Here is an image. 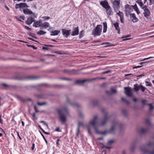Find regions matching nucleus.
Listing matches in <instances>:
<instances>
[{
    "mask_svg": "<svg viewBox=\"0 0 154 154\" xmlns=\"http://www.w3.org/2000/svg\"><path fill=\"white\" fill-rule=\"evenodd\" d=\"M28 35H29V36H31V37H33V38H37L36 37H35V36H34L33 35V33H31V32H29V33H28Z\"/></svg>",
    "mask_w": 154,
    "mask_h": 154,
    "instance_id": "nucleus-49",
    "label": "nucleus"
},
{
    "mask_svg": "<svg viewBox=\"0 0 154 154\" xmlns=\"http://www.w3.org/2000/svg\"><path fill=\"white\" fill-rule=\"evenodd\" d=\"M50 26V25L49 23L45 22L42 23L41 24V27H44L45 28H47Z\"/></svg>",
    "mask_w": 154,
    "mask_h": 154,
    "instance_id": "nucleus-20",
    "label": "nucleus"
},
{
    "mask_svg": "<svg viewBox=\"0 0 154 154\" xmlns=\"http://www.w3.org/2000/svg\"><path fill=\"white\" fill-rule=\"evenodd\" d=\"M101 111L105 115L104 117L100 124L101 126H103L106 123L108 120L109 118V116L108 115L107 112H105V109L104 108H102L101 109Z\"/></svg>",
    "mask_w": 154,
    "mask_h": 154,
    "instance_id": "nucleus-5",
    "label": "nucleus"
},
{
    "mask_svg": "<svg viewBox=\"0 0 154 154\" xmlns=\"http://www.w3.org/2000/svg\"><path fill=\"white\" fill-rule=\"evenodd\" d=\"M142 66H135V67H133V69H137V68H140V67H141Z\"/></svg>",
    "mask_w": 154,
    "mask_h": 154,
    "instance_id": "nucleus-61",
    "label": "nucleus"
},
{
    "mask_svg": "<svg viewBox=\"0 0 154 154\" xmlns=\"http://www.w3.org/2000/svg\"><path fill=\"white\" fill-rule=\"evenodd\" d=\"M100 4L105 9L110 7L107 1L106 0L100 1Z\"/></svg>",
    "mask_w": 154,
    "mask_h": 154,
    "instance_id": "nucleus-10",
    "label": "nucleus"
},
{
    "mask_svg": "<svg viewBox=\"0 0 154 154\" xmlns=\"http://www.w3.org/2000/svg\"><path fill=\"white\" fill-rule=\"evenodd\" d=\"M62 72L65 73L69 75H72L75 73L74 69L69 70L68 69H65L62 71Z\"/></svg>",
    "mask_w": 154,
    "mask_h": 154,
    "instance_id": "nucleus-17",
    "label": "nucleus"
},
{
    "mask_svg": "<svg viewBox=\"0 0 154 154\" xmlns=\"http://www.w3.org/2000/svg\"><path fill=\"white\" fill-rule=\"evenodd\" d=\"M29 6L27 5L25 3H21L19 4H15V8L16 9H18L19 8H29Z\"/></svg>",
    "mask_w": 154,
    "mask_h": 154,
    "instance_id": "nucleus-7",
    "label": "nucleus"
},
{
    "mask_svg": "<svg viewBox=\"0 0 154 154\" xmlns=\"http://www.w3.org/2000/svg\"><path fill=\"white\" fill-rule=\"evenodd\" d=\"M122 113L126 117L128 116V112L126 110H122Z\"/></svg>",
    "mask_w": 154,
    "mask_h": 154,
    "instance_id": "nucleus-34",
    "label": "nucleus"
},
{
    "mask_svg": "<svg viewBox=\"0 0 154 154\" xmlns=\"http://www.w3.org/2000/svg\"><path fill=\"white\" fill-rule=\"evenodd\" d=\"M130 15L131 18H133L132 21L133 23H136L138 21V19L136 17L135 14L134 13L131 14H130Z\"/></svg>",
    "mask_w": 154,
    "mask_h": 154,
    "instance_id": "nucleus-16",
    "label": "nucleus"
},
{
    "mask_svg": "<svg viewBox=\"0 0 154 154\" xmlns=\"http://www.w3.org/2000/svg\"><path fill=\"white\" fill-rule=\"evenodd\" d=\"M106 14L108 16H110L113 14V12L110 7H109V8H108L106 9Z\"/></svg>",
    "mask_w": 154,
    "mask_h": 154,
    "instance_id": "nucleus-19",
    "label": "nucleus"
},
{
    "mask_svg": "<svg viewBox=\"0 0 154 154\" xmlns=\"http://www.w3.org/2000/svg\"><path fill=\"white\" fill-rule=\"evenodd\" d=\"M42 49L44 50H48L49 49V48L47 47H42Z\"/></svg>",
    "mask_w": 154,
    "mask_h": 154,
    "instance_id": "nucleus-64",
    "label": "nucleus"
},
{
    "mask_svg": "<svg viewBox=\"0 0 154 154\" xmlns=\"http://www.w3.org/2000/svg\"><path fill=\"white\" fill-rule=\"evenodd\" d=\"M125 94L129 97H131L132 93L131 91V89L130 87H125L124 88Z\"/></svg>",
    "mask_w": 154,
    "mask_h": 154,
    "instance_id": "nucleus-11",
    "label": "nucleus"
},
{
    "mask_svg": "<svg viewBox=\"0 0 154 154\" xmlns=\"http://www.w3.org/2000/svg\"><path fill=\"white\" fill-rule=\"evenodd\" d=\"M97 116H95L93 120H91L89 122V124L91 125L94 127L95 132L98 134L105 135L107 133H109L110 134H114V130L116 126L118 125V123L114 121L112 122V125L111 126L110 129L108 131H105L103 132L99 131L97 129L96 124L97 123Z\"/></svg>",
    "mask_w": 154,
    "mask_h": 154,
    "instance_id": "nucleus-1",
    "label": "nucleus"
},
{
    "mask_svg": "<svg viewBox=\"0 0 154 154\" xmlns=\"http://www.w3.org/2000/svg\"><path fill=\"white\" fill-rule=\"evenodd\" d=\"M61 31L62 34L64 37L67 38L70 35L71 31V29L67 30L65 29H62Z\"/></svg>",
    "mask_w": 154,
    "mask_h": 154,
    "instance_id": "nucleus-8",
    "label": "nucleus"
},
{
    "mask_svg": "<svg viewBox=\"0 0 154 154\" xmlns=\"http://www.w3.org/2000/svg\"><path fill=\"white\" fill-rule=\"evenodd\" d=\"M33 26L36 28L38 27L41 26V24H40L39 22L38 21H35L33 24Z\"/></svg>",
    "mask_w": 154,
    "mask_h": 154,
    "instance_id": "nucleus-29",
    "label": "nucleus"
},
{
    "mask_svg": "<svg viewBox=\"0 0 154 154\" xmlns=\"http://www.w3.org/2000/svg\"><path fill=\"white\" fill-rule=\"evenodd\" d=\"M60 32V30H55L51 32V35L54 36L57 35Z\"/></svg>",
    "mask_w": 154,
    "mask_h": 154,
    "instance_id": "nucleus-22",
    "label": "nucleus"
},
{
    "mask_svg": "<svg viewBox=\"0 0 154 154\" xmlns=\"http://www.w3.org/2000/svg\"><path fill=\"white\" fill-rule=\"evenodd\" d=\"M46 32L42 30H40L37 32V34L38 35H45L46 33Z\"/></svg>",
    "mask_w": 154,
    "mask_h": 154,
    "instance_id": "nucleus-31",
    "label": "nucleus"
},
{
    "mask_svg": "<svg viewBox=\"0 0 154 154\" xmlns=\"http://www.w3.org/2000/svg\"><path fill=\"white\" fill-rule=\"evenodd\" d=\"M40 122L41 123H43V125H45L47 127H48V124L44 121H42Z\"/></svg>",
    "mask_w": 154,
    "mask_h": 154,
    "instance_id": "nucleus-48",
    "label": "nucleus"
},
{
    "mask_svg": "<svg viewBox=\"0 0 154 154\" xmlns=\"http://www.w3.org/2000/svg\"><path fill=\"white\" fill-rule=\"evenodd\" d=\"M134 89L136 92H137L139 90V88H140V86L137 84H134Z\"/></svg>",
    "mask_w": 154,
    "mask_h": 154,
    "instance_id": "nucleus-30",
    "label": "nucleus"
},
{
    "mask_svg": "<svg viewBox=\"0 0 154 154\" xmlns=\"http://www.w3.org/2000/svg\"><path fill=\"white\" fill-rule=\"evenodd\" d=\"M106 93L108 95L111 94V92L110 91H106Z\"/></svg>",
    "mask_w": 154,
    "mask_h": 154,
    "instance_id": "nucleus-63",
    "label": "nucleus"
},
{
    "mask_svg": "<svg viewBox=\"0 0 154 154\" xmlns=\"http://www.w3.org/2000/svg\"><path fill=\"white\" fill-rule=\"evenodd\" d=\"M113 25L116 30L118 31V33L119 34L120 33V28L119 27V24L118 23L116 22L115 23H114Z\"/></svg>",
    "mask_w": 154,
    "mask_h": 154,
    "instance_id": "nucleus-18",
    "label": "nucleus"
},
{
    "mask_svg": "<svg viewBox=\"0 0 154 154\" xmlns=\"http://www.w3.org/2000/svg\"><path fill=\"white\" fill-rule=\"evenodd\" d=\"M119 12H116L117 14L120 17V18L122 17V16H123V12H121L119 10Z\"/></svg>",
    "mask_w": 154,
    "mask_h": 154,
    "instance_id": "nucleus-36",
    "label": "nucleus"
},
{
    "mask_svg": "<svg viewBox=\"0 0 154 154\" xmlns=\"http://www.w3.org/2000/svg\"><path fill=\"white\" fill-rule=\"evenodd\" d=\"M84 30H82L80 32V33L79 36V39L82 38L84 35Z\"/></svg>",
    "mask_w": 154,
    "mask_h": 154,
    "instance_id": "nucleus-32",
    "label": "nucleus"
},
{
    "mask_svg": "<svg viewBox=\"0 0 154 154\" xmlns=\"http://www.w3.org/2000/svg\"><path fill=\"white\" fill-rule=\"evenodd\" d=\"M146 100H142L141 101V103L143 105L146 104Z\"/></svg>",
    "mask_w": 154,
    "mask_h": 154,
    "instance_id": "nucleus-54",
    "label": "nucleus"
},
{
    "mask_svg": "<svg viewBox=\"0 0 154 154\" xmlns=\"http://www.w3.org/2000/svg\"><path fill=\"white\" fill-rule=\"evenodd\" d=\"M35 18L32 17H30L28 18L26 21V23L28 25H30L32 23L35 22Z\"/></svg>",
    "mask_w": 154,
    "mask_h": 154,
    "instance_id": "nucleus-15",
    "label": "nucleus"
},
{
    "mask_svg": "<svg viewBox=\"0 0 154 154\" xmlns=\"http://www.w3.org/2000/svg\"><path fill=\"white\" fill-rule=\"evenodd\" d=\"M17 97L19 100L21 101L22 102L24 103L26 101V99L20 96H17Z\"/></svg>",
    "mask_w": 154,
    "mask_h": 154,
    "instance_id": "nucleus-28",
    "label": "nucleus"
},
{
    "mask_svg": "<svg viewBox=\"0 0 154 154\" xmlns=\"http://www.w3.org/2000/svg\"><path fill=\"white\" fill-rule=\"evenodd\" d=\"M136 142L132 143L130 147V151L131 152H133L134 151L135 149V144Z\"/></svg>",
    "mask_w": 154,
    "mask_h": 154,
    "instance_id": "nucleus-26",
    "label": "nucleus"
},
{
    "mask_svg": "<svg viewBox=\"0 0 154 154\" xmlns=\"http://www.w3.org/2000/svg\"><path fill=\"white\" fill-rule=\"evenodd\" d=\"M32 14V17L34 18H36L37 17V15L33 13L32 12V14Z\"/></svg>",
    "mask_w": 154,
    "mask_h": 154,
    "instance_id": "nucleus-59",
    "label": "nucleus"
},
{
    "mask_svg": "<svg viewBox=\"0 0 154 154\" xmlns=\"http://www.w3.org/2000/svg\"><path fill=\"white\" fill-rule=\"evenodd\" d=\"M34 107L35 111L36 112H39V110L38 109V108L35 105H34Z\"/></svg>",
    "mask_w": 154,
    "mask_h": 154,
    "instance_id": "nucleus-47",
    "label": "nucleus"
},
{
    "mask_svg": "<svg viewBox=\"0 0 154 154\" xmlns=\"http://www.w3.org/2000/svg\"><path fill=\"white\" fill-rule=\"evenodd\" d=\"M132 8H133L134 10L136 12L137 14H139L140 12L136 4H135L134 5H132Z\"/></svg>",
    "mask_w": 154,
    "mask_h": 154,
    "instance_id": "nucleus-23",
    "label": "nucleus"
},
{
    "mask_svg": "<svg viewBox=\"0 0 154 154\" xmlns=\"http://www.w3.org/2000/svg\"><path fill=\"white\" fill-rule=\"evenodd\" d=\"M103 26L101 25H97L92 31V35L94 36H100L102 31Z\"/></svg>",
    "mask_w": 154,
    "mask_h": 154,
    "instance_id": "nucleus-4",
    "label": "nucleus"
},
{
    "mask_svg": "<svg viewBox=\"0 0 154 154\" xmlns=\"http://www.w3.org/2000/svg\"><path fill=\"white\" fill-rule=\"evenodd\" d=\"M114 142V140H109L107 142V144H109L113 143Z\"/></svg>",
    "mask_w": 154,
    "mask_h": 154,
    "instance_id": "nucleus-45",
    "label": "nucleus"
},
{
    "mask_svg": "<svg viewBox=\"0 0 154 154\" xmlns=\"http://www.w3.org/2000/svg\"><path fill=\"white\" fill-rule=\"evenodd\" d=\"M79 127L77 128V132L76 134V136L78 137V135L79 134Z\"/></svg>",
    "mask_w": 154,
    "mask_h": 154,
    "instance_id": "nucleus-51",
    "label": "nucleus"
},
{
    "mask_svg": "<svg viewBox=\"0 0 154 154\" xmlns=\"http://www.w3.org/2000/svg\"><path fill=\"white\" fill-rule=\"evenodd\" d=\"M42 136V137H43L44 139V140H45V142H46V143H48V142H47V140H46V138H45V137L44 136V135H43V134L40 132V131Z\"/></svg>",
    "mask_w": 154,
    "mask_h": 154,
    "instance_id": "nucleus-50",
    "label": "nucleus"
},
{
    "mask_svg": "<svg viewBox=\"0 0 154 154\" xmlns=\"http://www.w3.org/2000/svg\"><path fill=\"white\" fill-rule=\"evenodd\" d=\"M87 128H88V133L89 134H91V132L90 129V128L89 127L88 125L87 126Z\"/></svg>",
    "mask_w": 154,
    "mask_h": 154,
    "instance_id": "nucleus-52",
    "label": "nucleus"
},
{
    "mask_svg": "<svg viewBox=\"0 0 154 154\" xmlns=\"http://www.w3.org/2000/svg\"><path fill=\"white\" fill-rule=\"evenodd\" d=\"M112 3L114 11L115 12H117L118 11H119L120 8V1H118V0H114L112 2Z\"/></svg>",
    "mask_w": 154,
    "mask_h": 154,
    "instance_id": "nucleus-6",
    "label": "nucleus"
},
{
    "mask_svg": "<svg viewBox=\"0 0 154 154\" xmlns=\"http://www.w3.org/2000/svg\"><path fill=\"white\" fill-rule=\"evenodd\" d=\"M132 5L127 4L125 6V11L126 13H129L131 12V10H132Z\"/></svg>",
    "mask_w": 154,
    "mask_h": 154,
    "instance_id": "nucleus-13",
    "label": "nucleus"
},
{
    "mask_svg": "<svg viewBox=\"0 0 154 154\" xmlns=\"http://www.w3.org/2000/svg\"><path fill=\"white\" fill-rule=\"evenodd\" d=\"M2 116V115L1 114H0V123L1 124H3V121H2V119H1Z\"/></svg>",
    "mask_w": 154,
    "mask_h": 154,
    "instance_id": "nucleus-60",
    "label": "nucleus"
},
{
    "mask_svg": "<svg viewBox=\"0 0 154 154\" xmlns=\"http://www.w3.org/2000/svg\"><path fill=\"white\" fill-rule=\"evenodd\" d=\"M137 3L139 4L140 8H142L143 5V4L142 1L139 2V1H137L136 2Z\"/></svg>",
    "mask_w": 154,
    "mask_h": 154,
    "instance_id": "nucleus-35",
    "label": "nucleus"
},
{
    "mask_svg": "<svg viewBox=\"0 0 154 154\" xmlns=\"http://www.w3.org/2000/svg\"><path fill=\"white\" fill-rule=\"evenodd\" d=\"M144 16L145 17L149 16L150 14V12L148 9H144Z\"/></svg>",
    "mask_w": 154,
    "mask_h": 154,
    "instance_id": "nucleus-21",
    "label": "nucleus"
},
{
    "mask_svg": "<svg viewBox=\"0 0 154 154\" xmlns=\"http://www.w3.org/2000/svg\"><path fill=\"white\" fill-rule=\"evenodd\" d=\"M141 151L145 154H154V143H149L140 147Z\"/></svg>",
    "mask_w": 154,
    "mask_h": 154,
    "instance_id": "nucleus-2",
    "label": "nucleus"
},
{
    "mask_svg": "<svg viewBox=\"0 0 154 154\" xmlns=\"http://www.w3.org/2000/svg\"><path fill=\"white\" fill-rule=\"evenodd\" d=\"M96 79V78L93 79H84L82 80H77L76 81L75 83L78 84L79 85H82L83 83H84V82H91L92 81Z\"/></svg>",
    "mask_w": 154,
    "mask_h": 154,
    "instance_id": "nucleus-9",
    "label": "nucleus"
},
{
    "mask_svg": "<svg viewBox=\"0 0 154 154\" xmlns=\"http://www.w3.org/2000/svg\"><path fill=\"white\" fill-rule=\"evenodd\" d=\"M23 13L26 14H32V12L27 8L23 10Z\"/></svg>",
    "mask_w": 154,
    "mask_h": 154,
    "instance_id": "nucleus-25",
    "label": "nucleus"
},
{
    "mask_svg": "<svg viewBox=\"0 0 154 154\" xmlns=\"http://www.w3.org/2000/svg\"><path fill=\"white\" fill-rule=\"evenodd\" d=\"M37 77L34 76H28L26 77V79L29 80H34L37 79Z\"/></svg>",
    "mask_w": 154,
    "mask_h": 154,
    "instance_id": "nucleus-33",
    "label": "nucleus"
},
{
    "mask_svg": "<svg viewBox=\"0 0 154 154\" xmlns=\"http://www.w3.org/2000/svg\"><path fill=\"white\" fill-rule=\"evenodd\" d=\"M140 87L143 92H144L146 89H147L146 88L143 87L142 85H140Z\"/></svg>",
    "mask_w": 154,
    "mask_h": 154,
    "instance_id": "nucleus-40",
    "label": "nucleus"
},
{
    "mask_svg": "<svg viewBox=\"0 0 154 154\" xmlns=\"http://www.w3.org/2000/svg\"><path fill=\"white\" fill-rule=\"evenodd\" d=\"M99 103L98 101L97 100H94L92 102V104L94 106H96Z\"/></svg>",
    "mask_w": 154,
    "mask_h": 154,
    "instance_id": "nucleus-37",
    "label": "nucleus"
},
{
    "mask_svg": "<svg viewBox=\"0 0 154 154\" xmlns=\"http://www.w3.org/2000/svg\"><path fill=\"white\" fill-rule=\"evenodd\" d=\"M83 125V124L82 122H79L78 127H79V128L80 126H82Z\"/></svg>",
    "mask_w": 154,
    "mask_h": 154,
    "instance_id": "nucleus-55",
    "label": "nucleus"
},
{
    "mask_svg": "<svg viewBox=\"0 0 154 154\" xmlns=\"http://www.w3.org/2000/svg\"><path fill=\"white\" fill-rule=\"evenodd\" d=\"M103 33H105L107 31V25L106 22H104L103 23Z\"/></svg>",
    "mask_w": 154,
    "mask_h": 154,
    "instance_id": "nucleus-27",
    "label": "nucleus"
},
{
    "mask_svg": "<svg viewBox=\"0 0 154 154\" xmlns=\"http://www.w3.org/2000/svg\"><path fill=\"white\" fill-rule=\"evenodd\" d=\"M36 96L39 98H44V95L43 94L37 95Z\"/></svg>",
    "mask_w": 154,
    "mask_h": 154,
    "instance_id": "nucleus-43",
    "label": "nucleus"
},
{
    "mask_svg": "<svg viewBox=\"0 0 154 154\" xmlns=\"http://www.w3.org/2000/svg\"><path fill=\"white\" fill-rule=\"evenodd\" d=\"M25 28L26 29H27L28 31H30L31 30V28H30L28 26H25Z\"/></svg>",
    "mask_w": 154,
    "mask_h": 154,
    "instance_id": "nucleus-56",
    "label": "nucleus"
},
{
    "mask_svg": "<svg viewBox=\"0 0 154 154\" xmlns=\"http://www.w3.org/2000/svg\"><path fill=\"white\" fill-rule=\"evenodd\" d=\"M131 35L129 34L125 36H123L122 37V38H126L128 37H129L131 36Z\"/></svg>",
    "mask_w": 154,
    "mask_h": 154,
    "instance_id": "nucleus-58",
    "label": "nucleus"
},
{
    "mask_svg": "<svg viewBox=\"0 0 154 154\" xmlns=\"http://www.w3.org/2000/svg\"><path fill=\"white\" fill-rule=\"evenodd\" d=\"M111 91L112 93H115L116 92V89H113L112 88H111Z\"/></svg>",
    "mask_w": 154,
    "mask_h": 154,
    "instance_id": "nucleus-53",
    "label": "nucleus"
},
{
    "mask_svg": "<svg viewBox=\"0 0 154 154\" xmlns=\"http://www.w3.org/2000/svg\"><path fill=\"white\" fill-rule=\"evenodd\" d=\"M27 46L29 47H31L34 49H37V48L35 47L33 45H27Z\"/></svg>",
    "mask_w": 154,
    "mask_h": 154,
    "instance_id": "nucleus-46",
    "label": "nucleus"
},
{
    "mask_svg": "<svg viewBox=\"0 0 154 154\" xmlns=\"http://www.w3.org/2000/svg\"><path fill=\"white\" fill-rule=\"evenodd\" d=\"M146 122L147 125L150 126H151V124L149 120L148 119H146Z\"/></svg>",
    "mask_w": 154,
    "mask_h": 154,
    "instance_id": "nucleus-44",
    "label": "nucleus"
},
{
    "mask_svg": "<svg viewBox=\"0 0 154 154\" xmlns=\"http://www.w3.org/2000/svg\"><path fill=\"white\" fill-rule=\"evenodd\" d=\"M148 131V128H141L140 129V132L141 134H143L147 132Z\"/></svg>",
    "mask_w": 154,
    "mask_h": 154,
    "instance_id": "nucleus-24",
    "label": "nucleus"
},
{
    "mask_svg": "<svg viewBox=\"0 0 154 154\" xmlns=\"http://www.w3.org/2000/svg\"><path fill=\"white\" fill-rule=\"evenodd\" d=\"M79 34V27H74L73 29V31L71 33V35L74 36L78 35Z\"/></svg>",
    "mask_w": 154,
    "mask_h": 154,
    "instance_id": "nucleus-14",
    "label": "nucleus"
},
{
    "mask_svg": "<svg viewBox=\"0 0 154 154\" xmlns=\"http://www.w3.org/2000/svg\"><path fill=\"white\" fill-rule=\"evenodd\" d=\"M145 83L146 84V85L147 86L151 87L152 86L151 83L148 81H146Z\"/></svg>",
    "mask_w": 154,
    "mask_h": 154,
    "instance_id": "nucleus-42",
    "label": "nucleus"
},
{
    "mask_svg": "<svg viewBox=\"0 0 154 154\" xmlns=\"http://www.w3.org/2000/svg\"><path fill=\"white\" fill-rule=\"evenodd\" d=\"M55 131H58V132H60L61 131H60V129L59 128V127L57 128L55 130Z\"/></svg>",
    "mask_w": 154,
    "mask_h": 154,
    "instance_id": "nucleus-62",
    "label": "nucleus"
},
{
    "mask_svg": "<svg viewBox=\"0 0 154 154\" xmlns=\"http://www.w3.org/2000/svg\"><path fill=\"white\" fill-rule=\"evenodd\" d=\"M120 19L121 22L122 23H124L123 16H122V17H120Z\"/></svg>",
    "mask_w": 154,
    "mask_h": 154,
    "instance_id": "nucleus-57",
    "label": "nucleus"
},
{
    "mask_svg": "<svg viewBox=\"0 0 154 154\" xmlns=\"http://www.w3.org/2000/svg\"><path fill=\"white\" fill-rule=\"evenodd\" d=\"M60 120L63 123H65L66 121V116L68 114V110L66 108L62 110H57Z\"/></svg>",
    "mask_w": 154,
    "mask_h": 154,
    "instance_id": "nucleus-3",
    "label": "nucleus"
},
{
    "mask_svg": "<svg viewBox=\"0 0 154 154\" xmlns=\"http://www.w3.org/2000/svg\"><path fill=\"white\" fill-rule=\"evenodd\" d=\"M147 105L149 106V111H151L154 109V107L152 106V103H148L147 104Z\"/></svg>",
    "mask_w": 154,
    "mask_h": 154,
    "instance_id": "nucleus-38",
    "label": "nucleus"
},
{
    "mask_svg": "<svg viewBox=\"0 0 154 154\" xmlns=\"http://www.w3.org/2000/svg\"><path fill=\"white\" fill-rule=\"evenodd\" d=\"M42 18L45 20H46L50 19V17L47 16H44L42 17Z\"/></svg>",
    "mask_w": 154,
    "mask_h": 154,
    "instance_id": "nucleus-41",
    "label": "nucleus"
},
{
    "mask_svg": "<svg viewBox=\"0 0 154 154\" xmlns=\"http://www.w3.org/2000/svg\"><path fill=\"white\" fill-rule=\"evenodd\" d=\"M2 85L6 89H13L16 88V86L15 85H8L5 83L2 84Z\"/></svg>",
    "mask_w": 154,
    "mask_h": 154,
    "instance_id": "nucleus-12",
    "label": "nucleus"
},
{
    "mask_svg": "<svg viewBox=\"0 0 154 154\" xmlns=\"http://www.w3.org/2000/svg\"><path fill=\"white\" fill-rule=\"evenodd\" d=\"M37 104L38 105L40 106H42V105H45L47 104V103H46L45 102H43L42 103H40L39 102H38L37 103Z\"/></svg>",
    "mask_w": 154,
    "mask_h": 154,
    "instance_id": "nucleus-39",
    "label": "nucleus"
}]
</instances>
